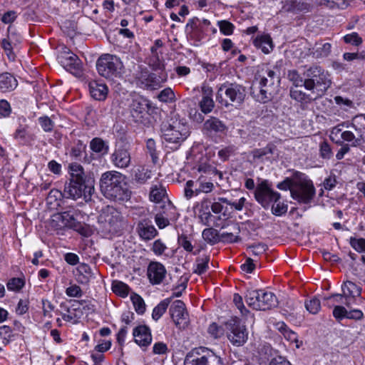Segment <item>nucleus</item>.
Masks as SVG:
<instances>
[{"label": "nucleus", "instance_id": "obj_37", "mask_svg": "<svg viewBox=\"0 0 365 365\" xmlns=\"http://www.w3.org/2000/svg\"><path fill=\"white\" fill-rule=\"evenodd\" d=\"M151 178L150 171L143 167H139L135 170L133 180L135 182L143 185Z\"/></svg>", "mask_w": 365, "mask_h": 365}, {"label": "nucleus", "instance_id": "obj_26", "mask_svg": "<svg viewBox=\"0 0 365 365\" xmlns=\"http://www.w3.org/2000/svg\"><path fill=\"white\" fill-rule=\"evenodd\" d=\"M342 294H337L335 296L339 297L340 299L346 298V302H345L346 305L349 307V302L348 300L349 299H355L358 297L361 294V288L359 285L352 282L351 281H346L343 283L341 285Z\"/></svg>", "mask_w": 365, "mask_h": 365}, {"label": "nucleus", "instance_id": "obj_10", "mask_svg": "<svg viewBox=\"0 0 365 365\" xmlns=\"http://www.w3.org/2000/svg\"><path fill=\"white\" fill-rule=\"evenodd\" d=\"M96 68L101 76L112 78L120 75L123 65L119 57L106 53L98 59Z\"/></svg>", "mask_w": 365, "mask_h": 365}, {"label": "nucleus", "instance_id": "obj_44", "mask_svg": "<svg viewBox=\"0 0 365 365\" xmlns=\"http://www.w3.org/2000/svg\"><path fill=\"white\" fill-rule=\"evenodd\" d=\"M130 299L134 306L135 312L138 314H143L145 312V304L143 299L138 294L133 293L130 296Z\"/></svg>", "mask_w": 365, "mask_h": 365}, {"label": "nucleus", "instance_id": "obj_49", "mask_svg": "<svg viewBox=\"0 0 365 365\" xmlns=\"http://www.w3.org/2000/svg\"><path fill=\"white\" fill-rule=\"evenodd\" d=\"M343 38L346 43L356 46L361 45L363 42L361 37H360L356 32H352L346 34L343 37Z\"/></svg>", "mask_w": 365, "mask_h": 365}, {"label": "nucleus", "instance_id": "obj_46", "mask_svg": "<svg viewBox=\"0 0 365 365\" xmlns=\"http://www.w3.org/2000/svg\"><path fill=\"white\" fill-rule=\"evenodd\" d=\"M217 25L222 34L230 36L233 34L235 26L231 22L227 20L218 21Z\"/></svg>", "mask_w": 365, "mask_h": 365}, {"label": "nucleus", "instance_id": "obj_31", "mask_svg": "<svg viewBox=\"0 0 365 365\" xmlns=\"http://www.w3.org/2000/svg\"><path fill=\"white\" fill-rule=\"evenodd\" d=\"M289 95L292 99L300 103L302 105H307L315 101L317 98L312 96L311 94H307L305 92L297 88H291Z\"/></svg>", "mask_w": 365, "mask_h": 365}, {"label": "nucleus", "instance_id": "obj_38", "mask_svg": "<svg viewBox=\"0 0 365 365\" xmlns=\"http://www.w3.org/2000/svg\"><path fill=\"white\" fill-rule=\"evenodd\" d=\"M275 146L269 143L265 147L262 148H255L252 150L251 154L253 157V159H262L264 156H266L269 154H273Z\"/></svg>", "mask_w": 365, "mask_h": 365}, {"label": "nucleus", "instance_id": "obj_47", "mask_svg": "<svg viewBox=\"0 0 365 365\" xmlns=\"http://www.w3.org/2000/svg\"><path fill=\"white\" fill-rule=\"evenodd\" d=\"M24 284L25 282L23 279L14 277L9 280L6 287L9 290L18 292L23 288Z\"/></svg>", "mask_w": 365, "mask_h": 365}, {"label": "nucleus", "instance_id": "obj_45", "mask_svg": "<svg viewBox=\"0 0 365 365\" xmlns=\"http://www.w3.org/2000/svg\"><path fill=\"white\" fill-rule=\"evenodd\" d=\"M305 307L309 313L315 314L318 313L321 308L320 301L315 297H312L305 302Z\"/></svg>", "mask_w": 365, "mask_h": 365}, {"label": "nucleus", "instance_id": "obj_1", "mask_svg": "<svg viewBox=\"0 0 365 365\" xmlns=\"http://www.w3.org/2000/svg\"><path fill=\"white\" fill-rule=\"evenodd\" d=\"M68 182H66L63 189V197L77 200L81 197L85 201L91 200L94 191L93 180L88 178L81 165L72 163L68 165Z\"/></svg>", "mask_w": 365, "mask_h": 365}, {"label": "nucleus", "instance_id": "obj_42", "mask_svg": "<svg viewBox=\"0 0 365 365\" xmlns=\"http://www.w3.org/2000/svg\"><path fill=\"white\" fill-rule=\"evenodd\" d=\"M209 261L210 257L207 255L197 258L196 265L193 272L198 275L204 274L208 269Z\"/></svg>", "mask_w": 365, "mask_h": 365}, {"label": "nucleus", "instance_id": "obj_55", "mask_svg": "<svg viewBox=\"0 0 365 365\" xmlns=\"http://www.w3.org/2000/svg\"><path fill=\"white\" fill-rule=\"evenodd\" d=\"M235 150L236 148L235 145H228L222 148L218 151V156L222 160L226 161L235 153Z\"/></svg>", "mask_w": 365, "mask_h": 365}, {"label": "nucleus", "instance_id": "obj_12", "mask_svg": "<svg viewBox=\"0 0 365 365\" xmlns=\"http://www.w3.org/2000/svg\"><path fill=\"white\" fill-rule=\"evenodd\" d=\"M79 213L80 211L78 209L69 206L66 208V210L53 215L51 225L56 230H61L64 227L77 230L81 226L76 220Z\"/></svg>", "mask_w": 365, "mask_h": 365}, {"label": "nucleus", "instance_id": "obj_41", "mask_svg": "<svg viewBox=\"0 0 365 365\" xmlns=\"http://www.w3.org/2000/svg\"><path fill=\"white\" fill-rule=\"evenodd\" d=\"M288 79L296 87L304 86L305 88V78L302 76L297 70H290L287 73Z\"/></svg>", "mask_w": 365, "mask_h": 365}, {"label": "nucleus", "instance_id": "obj_56", "mask_svg": "<svg viewBox=\"0 0 365 365\" xmlns=\"http://www.w3.org/2000/svg\"><path fill=\"white\" fill-rule=\"evenodd\" d=\"M288 206L284 202L277 201L272 206V213L276 216H281L287 212Z\"/></svg>", "mask_w": 365, "mask_h": 365}, {"label": "nucleus", "instance_id": "obj_57", "mask_svg": "<svg viewBox=\"0 0 365 365\" xmlns=\"http://www.w3.org/2000/svg\"><path fill=\"white\" fill-rule=\"evenodd\" d=\"M178 242L180 247H182L187 252H191L193 250V246L189 237L184 234H182L178 236Z\"/></svg>", "mask_w": 365, "mask_h": 365}, {"label": "nucleus", "instance_id": "obj_54", "mask_svg": "<svg viewBox=\"0 0 365 365\" xmlns=\"http://www.w3.org/2000/svg\"><path fill=\"white\" fill-rule=\"evenodd\" d=\"M350 245L358 252H365V239L350 237Z\"/></svg>", "mask_w": 365, "mask_h": 365}, {"label": "nucleus", "instance_id": "obj_15", "mask_svg": "<svg viewBox=\"0 0 365 365\" xmlns=\"http://www.w3.org/2000/svg\"><path fill=\"white\" fill-rule=\"evenodd\" d=\"M280 197V193L273 190L267 180H262L260 183L257 185L255 190V198L264 208H269L271 203L277 202Z\"/></svg>", "mask_w": 365, "mask_h": 365}, {"label": "nucleus", "instance_id": "obj_6", "mask_svg": "<svg viewBox=\"0 0 365 365\" xmlns=\"http://www.w3.org/2000/svg\"><path fill=\"white\" fill-rule=\"evenodd\" d=\"M245 97L246 88L245 86L237 83L226 82L219 88L216 100L225 107H228L230 105L239 106L242 104Z\"/></svg>", "mask_w": 365, "mask_h": 365}, {"label": "nucleus", "instance_id": "obj_13", "mask_svg": "<svg viewBox=\"0 0 365 365\" xmlns=\"http://www.w3.org/2000/svg\"><path fill=\"white\" fill-rule=\"evenodd\" d=\"M315 194L316 190L312 181L307 179L295 182L291 190V197L299 204H309Z\"/></svg>", "mask_w": 365, "mask_h": 365}, {"label": "nucleus", "instance_id": "obj_62", "mask_svg": "<svg viewBox=\"0 0 365 365\" xmlns=\"http://www.w3.org/2000/svg\"><path fill=\"white\" fill-rule=\"evenodd\" d=\"M187 36L192 40H194L195 42L199 43L204 38V33L200 26L192 30V31H188Z\"/></svg>", "mask_w": 365, "mask_h": 365}, {"label": "nucleus", "instance_id": "obj_3", "mask_svg": "<svg viewBox=\"0 0 365 365\" xmlns=\"http://www.w3.org/2000/svg\"><path fill=\"white\" fill-rule=\"evenodd\" d=\"M99 186L103 195L112 200H124L128 195L125 176L115 170L103 173L100 178Z\"/></svg>", "mask_w": 365, "mask_h": 365}, {"label": "nucleus", "instance_id": "obj_36", "mask_svg": "<svg viewBox=\"0 0 365 365\" xmlns=\"http://www.w3.org/2000/svg\"><path fill=\"white\" fill-rule=\"evenodd\" d=\"M166 195V190L163 186L153 185L150 192V200L153 202H160Z\"/></svg>", "mask_w": 365, "mask_h": 365}, {"label": "nucleus", "instance_id": "obj_22", "mask_svg": "<svg viewBox=\"0 0 365 365\" xmlns=\"http://www.w3.org/2000/svg\"><path fill=\"white\" fill-rule=\"evenodd\" d=\"M282 4L280 11L284 13H307L312 9V6L309 3L297 0H284L282 1Z\"/></svg>", "mask_w": 365, "mask_h": 365}, {"label": "nucleus", "instance_id": "obj_30", "mask_svg": "<svg viewBox=\"0 0 365 365\" xmlns=\"http://www.w3.org/2000/svg\"><path fill=\"white\" fill-rule=\"evenodd\" d=\"M18 85L16 79L9 73L0 74V91L9 92L14 90Z\"/></svg>", "mask_w": 365, "mask_h": 365}, {"label": "nucleus", "instance_id": "obj_50", "mask_svg": "<svg viewBox=\"0 0 365 365\" xmlns=\"http://www.w3.org/2000/svg\"><path fill=\"white\" fill-rule=\"evenodd\" d=\"M247 250L251 252L253 255L259 256L264 254L267 250V245L259 242L249 245Z\"/></svg>", "mask_w": 365, "mask_h": 365}, {"label": "nucleus", "instance_id": "obj_32", "mask_svg": "<svg viewBox=\"0 0 365 365\" xmlns=\"http://www.w3.org/2000/svg\"><path fill=\"white\" fill-rule=\"evenodd\" d=\"M91 150L101 155H106L108 153L109 145L108 142L103 140L101 138H94L90 142Z\"/></svg>", "mask_w": 365, "mask_h": 365}, {"label": "nucleus", "instance_id": "obj_20", "mask_svg": "<svg viewBox=\"0 0 365 365\" xmlns=\"http://www.w3.org/2000/svg\"><path fill=\"white\" fill-rule=\"evenodd\" d=\"M227 338L232 345L241 346L247 341L248 331L245 325L234 322L228 324Z\"/></svg>", "mask_w": 365, "mask_h": 365}, {"label": "nucleus", "instance_id": "obj_59", "mask_svg": "<svg viewBox=\"0 0 365 365\" xmlns=\"http://www.w3.org/2000/svg\"><path fill=\"white\" fill-rule=\"evenodd\" d=\"M167 250V246L160 239L156 240L153 243L151 250L157 256L162 255L164 252Z\"/></svg>", "mask_w": 365, "mask_h": 365}, {"label": "nucleus", "instance_id": "obj_21", "mask_svg": "<svg viewBox=\"0 0 365 365\" xmlns=\"http://www.w3.org/2000/svg\"><path fill=\"white\" fill-rule=\"evenodd\" d=\"M227 130L225 123L217 117L210 116L205 120L202 127L203 133L207 136L212 137L225 133Z\"/></svg>", "mask_w": 365, "mask_h": 365}, {"label": "nucleus", "instance_id": "obj_34", "mask_svg": "<svg viewBox=\"0 0 365 365\" xmlns=\"http://www.w3.org/2000/svg\"><path fill=\"white\" fill-rule=\"evenodd\" d=\"M202 238L210 245H215L220 242V234L219 232L212 228H206L202 231Z\"/></svg>", "mask_w": 365, "mask_h": 365}, {"label": "nucleus", "instance_id": "obj_53", "mask_svg": "<svg viewBox=\"0 0 365 365\" xmlns=\"http://www.w3.org/2000/svg\"><path fill=\"white\" fill-rule=\"evenodd\" d=\"M319 155L323 159H330L333 155L331 146L326 140L319 145Z\"/></svg>", "mask_w": 365, "mask_h": 365}, {"label": "nucleus", "instance_id": "obj_35", "mask_svg": "<svg viewBox=\"0 0 365 365\" xmlns=\"http://www.w3.org/2000/svg\"><path fill=\"white\" fill-rule=\"evenodd\" d=\"M170 302L171 298H167L155 307L152 313L153 319L158 321L165 312Z\"/></svg>", "mask_w": 365, "mask_h": 365}, {"label": "nucleus", "instance_id": "obj_19", "mask_svg": "<svg viewBox=\"0 0 365 365\" xmlns=\"http://www.w3.org/2000/svg\"><path fill=\"white\" fill-rule=\"evenodd\" d=\"M170 315L179 329H185L189 324L185 305L181 300H175L169 309Z\"/></svg>", "mask_w": 365, "mask_h": 365}, {"label": "nucleus", "instance_id": "obj_51", "mask_svg": "<svg viewBox=\"0 0 365 365\" xmlns=\"http://www.w3.org/2000/svg\"><path fill=\"white\" fill-rule=\"evenodd\" d=\"M27 128L26 125H20L14 133V138L22 143L26 142L29 139Z\"/></svg>", "mask_w": 365, "mask_h": 365}, {"label": "nucleus", "instance_id": "obj_58", "mask_svg": "<svg viewBox=\"0 0 365 365\" xmlns=\"http://www.w3.org/2000/svg\"><path fill=\"white\" fill-rule=\"evenodd\" d=\"M86 145L82 140H78L76 145L71 150V155L73 158H79L82 153L85 150Z\"/></svg>", "mask_w": 365, "mask_h": 365}, {"label": "nucleus", "instance_id": "obj_40", "mask_svg": "<svg viewBox=\"0 0 365 365\" xmlns=\"http://www.w3.org/2000/svg\"><path fill=\"white\" fill-rule=\"evenodd\" d=\"M78 272L80 274L78 280L81 283H87L93 277V273L91 267L87 264H81L78 267Z\"/></svg>", "mask_w": 365, "mask_h": 365}, {"label": "nucleus", "instance_id": "obj_7", "mask_svg": "<svg viewBox=\"0 0 365 365\" xmlns=\"http://www.w3.org/2000/svg\"><path fill=\"white\" fill-rule=\"evenodd\" d=\"M245 297L248 306L256 310H269L278 304L274 293L264 289L247 290Z\"/></svg>", "mask_w": 365, "mask_h": 365}, {"label": "nucleus", "instance_id": "obj_33", "mask_svg": "<svg viewBox=\"0 0 365 365\" xmlns=\"http://www.w3.org/2000/svg\"><path fill=\"white\" fill-rule=\"evenodd\" d=\"M331 48L329 43H317L312 48V54L316 58H324L329 56Z\"/></svg>", "mask_w": 365, "mask_h": 365}, {"label": "nucleus", "instance_id": "obj_39", "mask_svg": "<svg viewBox=\"0 0 365 365\" xmlns=\"http://www.w3.org/2000/svg\"><path fill=\"white\" fill-rule=\"evenodd\" d=\"M198 106L202 113L209 114L213 110L215 104L212 98L201 97L198 103Z\"/></svg>", "mask_w": 365, "mask_h": 365}, {"label": "nucleus", "instance_id": "obj_2", "mask_svg": "<svg viewBox=\"0 0 365 365\" xmlns=\"http://www.w3.org/2000/svg\"><path fill=\"white\" fill-rule=\"evenodd\" d=\"M279 84V74L267 66H263L255 75L251 95L257 102L268 103L278 93Z\"/></svg>", "mask_w": 365, "mask_h": 365}, {"label": "nucleus", "instance_id": "obj_8", "mask_svg": "<svg viewBox=\"0 0 365 365\" xmlns=\"http://www.w3.org/2000/svg\"><path fill=\"white\" fill-rule=\"evenodd\" d=\"M184 364L225 365L220 356L205 347H200L189 352L185 356Z\"/></svg>", "mask_w": 365, "mask_h": 365}, {"label": "nucleus", "instance_id": "obj_61", "mask_svg": "<svg viewBox=\"0 0 365 365\" xmlns=\"http://www.w3.org/2000/svg\"><path fill=\"white\" fill-rule=\"evenodd\" d=\"M38 121L45 132H51L53 130V123L48 117H40Z\"/></svg>", "mask_w": 365, "mask_h": 365}, {"label": "nucleus", "instance_id": "obj_9", "mask_svg": "<svg viewBox=\"0 0 365 365\" xmlns=\"http://www.w3.org/2000/svg\"><path fill=\"white\" fill-rule=\"evenodd\" d=\"M98 223L103 232L108 235H115L123 227V216L114 207H108L99 215Z\"/></svg>", "mask_w": 365, "mask_h": 365}, {"label": "nucleus", "instance_id": "obj_63", "mask_svg": "<svg viewBox=\"0 0 365 365\" xmlns=\"http://www.w3.org/2000/svg\"><path fill=\"white\" fill-rule=\"evenodd\" d=\"M294 184L295 182H294L292 179L286 178L282 182H280L277 185V187L281 190H289L291 192L292 189L294 187Z\"/></svg>", "mask_w": 365, "mask_h": 365}, {"label": "nucleus", "instance_id": "obj_28", "mask_svg": "<svg viewBox=\"0 0 365 365\" xmlns=\"http://www.w3.org/2000/svg\"><path fill=\"white\" fill-rule=\"evenodd\" d=\"M254 45L267 54L273 50V43L269 34L257 35L253 41Z\"/></svg>", "mask_w": 365, "mask_h": 365}, {"label": "nucleus", "instance_id": "obj_18", "mask_svg": "<svg viewBox=\"0 0 365 365\" xmlns=\"http://www.w3.org/2000/svg\"><path fill=\"white\" fill-rule=\"evenodd\" d=\"M110 160L118 169L125 170L129 168L132 163L130 146L127 144L116 145L110 156Z\"/></svg>", "mask_w": 365, "mask_h": 365}, {"label": "nucleus", "instance_id": "obj_4", "mask_svg": "<svg viewBox=\"0 0 365 365\" xmlns=\"http://www.w3.org/2000/svg\"><path fill=\"white\" fill-rule=\"evenodd\" d=\"M161 137L170 149L177 150L190 135V127L185 119L170 118L160 125Z\"/></svg>", "mask_w": 365, "mask_h": 365}, {"label": "nucleus", "instance_id": "obj_25", "mask_svg": "<svg viewBox=\"0 0 365 365\" xmlns=\"http://www.w3.org/2000/svg\"><path fill=\"white\" fill-rule=\"evenodd\" d=\"M133 335L135 342L141 347H146L152 341L150 329L145 325H140L133 329Z\"/></svg>", "mask_w": 365, "mask_h": 365}, {"label": "nucleus", "instance_id": "obj_17", "mask_svg": "<svg viewBox=\"0 0 365 365\" xmlns=\"http://www.w3.org/2000/svg\"><path fill=\"white\" fill-rule=\"evenodd\" d=\"M129 111L133 120L136 123H143L151 108V103L147 98L138 96L131 99L129 104Z\"/></svg>", "mask_w": 365, "mask_h": 365}, {"label": "nucleus", "instance_id": "obj_60", "mask_svg": "<svg viewBox=\"0 0 365 365\" xmlns=\"http://www.w3.org/2000/svg\"><path fill=\"white\" fill-rule=\"evenodd\" d=\"M11 113V107L10 103L4 99L0 100V117L7 118Z\"/></svg>", "mask_w": 365, "mask_h": 365}, {"label": "nucleus", "instance_id": "obj_11", "mask_svg": "<svg viewBox=\"0 0 365 365\" xmlns=\"http://www.w3.org/2000/svg\"><path fill=\"white\" fill-rule=\"evenodd\" d=\"M344 126L346 128L351 127L355 130H357L354 124L351 123L349 125L347 123L344 122L332 128L330 131L331 139L332 140H335L337 145H342L344 142H346L350 147L359 146L363 143V135L360 134L358 135V136H356L351 130H343L342 128Z\"/></svg>", "mask_w": 365, "mask_h": 365}, {"label": "nucleus", "instance_id": "obj_43", "mask_svg": "<svg viewBox=\"0 0 365 365\" xmlns=\"http://www.w3.org/2000/svg\"><path fill=\"white\" fill-rule=\"evenodd\" d=\"M113 292L121 297H126L129 294L130 288L124 282L120 281H115L112 284Z\"/></svg>", "mask_w": 365, "mask_h": 365}, {"label": "nucleus", "instance_id": "obj_27", "mask_svg": "<svg viewBox=\"0 0 365 365\" xmlns=\"http://www.w3.org/2000/svg\"><path fill=\"white\" fill-rule=\"evenodd\" d=\"M88 87L92 98L97 101H103L106 99L108 91V88L106 84L93 81L89 83Z\"/></svg>", "mask_w": 365, "mask_h": 365}, {"label": "nucleus", "instance_id": "obj_23", "mask_svg": "<svg viewBox=\"0 0 365 365\" xmlns=\"http://www.w3.org/2000/svg\"><path fill=\"white\" fill-rule=\"evenodd\" d=\"M136 232L140 238L144 241H150L158 234L152 221L148 219H143L138 222Z\"/></svg>", "mask_w": 365, "mask_h": 365}, {"label": "nucleus", "instance_id": "obj_52", "mask_svg": "<svg viewBox=\"0 0 365 365\" xmlns=\"http://www.w3.org/2000/svg\"><path fill=\"white\" fill-rule=\"evenodd\" d=\"M146 148L149 155L152 158V161L156 163L158 160V155L156 151V145L153 139L150 138L146 142Z\"/></svg>", "mask_w": 365, "mask_h": 365}, {"label": "nucleus", "instance_id": "obj_16", "mask_svg": "<svg viewBox=\"0 0 365 365\" xmlns=\"http://www.w3.org/2000/svg\"><path fill=\"white\" fill-rule=\"evenodd\" d=\"M60 64L75 76L79 77L83 73V65L80 58L72 53L68 48H65L58 57Z\"/></svg>", "mask_w": 365, "mask_h": 365}, {"label": "nucleus", "instance_id": "obj_14", "mask_svg": "<svg viewBox=\"0 0 365 365\" xmlns=\"http://www.w3.org/2000/svg\"><path fill=\"white\" fill-rule=\"evenodd\" d=\"M135 74L136 84L141 88L155 90L162 86L167 80L166 76H157L150 73L147 68H142Z\"/></svg>", "mask_w": 365, "mask_h": 365}, {"label": "nucleus", "instance_id": "obj_29", "mask_svg": "<svg viewBox=\"0 0 365 365\" xmlns=\"http://www.w3.org/2000/svg\"><path fill=\"white\" fill-rule=\"evenodd\" d=\"M240 227L238 223H234L231 232L220 233V242L223 243H235L241 241L240 236Z\"/></svg>", "mask_w": 365, "mask_h": 365}, {"label": "nucleus", "instance_id": "obj_5", "mask_svg": "<svg viewBox=\"0 0 365 365\" xmlns=\"http://www.w3.org/2000/svg\"><path fill=\"white\" fill-rule=\"evenodd\" d=\"M305 78V89L317 98L322 97L331 85L330 75L324 68L312 65L303 72Z\"/></svg>", "mask_w": 365, "mask_h": 365}, {"label": "nucleus", "instance_id": "obj_64", "mask_svg": "<svg viewBox=\"0 0 365 365\" xmlns=\"http://www.w3.org/2000/svg\"><path fill=\"white\" fill-rule=\"evenodd\" d=\"M207 331L210 336L215 339L220 337L222 334V328L219 327L216 323H212L210 324Z\"/></svg>", "mask_w": 365, "mask_h": 365}, {"label": "nucleus", "instance_id": "obj_24", "mask_svg": "<svg viewBox=\"0 0 365 365\" xmlns=\"http://www.w3.org/2000/svg\"><path fill=\"white\" fill-rule=\"evenodd\" d=\"M166 274L165 266L158 262H151L148 267V277L153 284H159Z\"/></svg>", "mask_w": 365, "mask_h": 365}, {"label": "nucleus", "instance_id": "obj_48", "mask_svg": "<svg viewBox=\"0 0 365 365\" xmlns=\"http://www.w3.org/2000/svg\"><path fill=\"white\" fill-rule=\"evenodd\" d=\"M158 98L161 102H172L175 100V93L170 88H166L159 93Z\"/></svg>", "mask_w": 365, "mask_h": 365}]
</instances>
